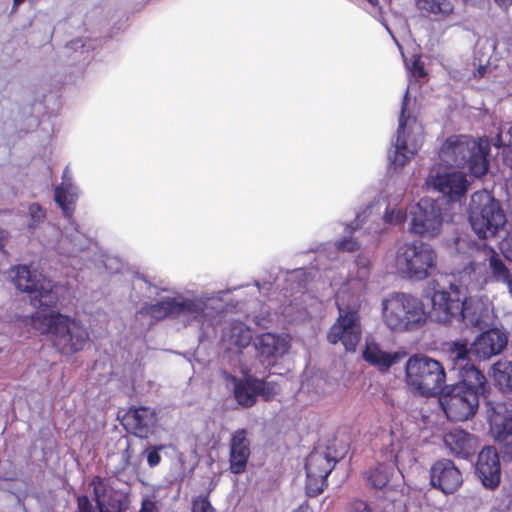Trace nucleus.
I'll return each mask as SVG.
<instances>
[{"label": "nucleus", "instance_id": "obj_50", "mask_svg": "<svg viewBox=\"0 0 512 512\" xmlns=\"http://www.w3.org/2000/svg\"><path fill=\"white\" fill-rule=\"evenodd\" d=\"M508 134H509V146L512 147V126L508 130Z\"/></svg>", "mask_w": 512, "mask_h": 512}, {"label": "nucleus", "instance_id": "obj_6", "mask_svg": "<svg viewBox=\"0 0 512 512\" xmlns=\"http://www.w3.org/2000/svg\"><path fill=\"white\" fill-rule=\"evenodd\" d=\"M9 279L15 288L27 293L33 307L53 308L59 301L58 285L44 275L31 271L27 265L10 268Z\"/></svg>", "mask_w": 512, "mask_h": 512}, {"label": "nucleus", "instance_id": "obj_1", "mask_svg": "<svg viewBox=\"0 0 512 512\" xmlns=\"http://www.w3.org/2000/svg\"><path fill=\"white\" fill-rule=\"evenodd\" d=\"M488 143L477 141L466 135H452L439 150L443 163L434 165L426 178L425 185L447 196L451 201H459L465 196L468 181L462 172H448L449 167L465 168L474 177L485 175L489 168Z\"/></svg>", "mask_w": 512, "mask_h": 512}, {"label": "nucleus", "instance_id": "obj_52", "mask_svg": "<svg viewBox=\"0 0 512 512\" xmlns=\"http://www.w3.org/2000/svg\"><path fill=\"white\" fill-rule=\"evenodd\" d=\"M412 122H413V124H414L415 126H418V129H419V130H421V129H422V127H421L420 125H418V124H417V120H416V118H413V119H412Z\"/></svg>", "mask_w": 512, "mask_h": 512}, {"label": "nucleus", "instance_id": "obj_45", "mask_svg": "<svg viewBox=\"0 0 512 512\" xmlns=\"http://www.w3.org/2000/svg\"><path fill=\"white\" fill-rule=\"evenodd\" d=\"M292 512H314L313 509L309 506L308 502L301 504L297 509H294Z\"/></svg>", "mask_w": 512, "mask_h": 512}, {"label": "nucleus", "instance_id": "obj_13", "mask_svg": "<svg viewBox=\"0 0 512 512\" xmlns=\"http://www.w3.org/2000/svg\"><path fill=\"white\" fill-rule=\"evenodd\" d=\"M96 507L99 512H125L130 504L126 492L113 488L108 480L94 476L91 480Z\"/></svg>", "mask_w": 512, "mask_h": 512}, {"label": "nucleus", "instance_id": "obj_38", "mask_svg": "<svg viewBox=\"0 0 512 512\" xmlns=\"http://www.w3.org/2000/svg\"><path fill=\"white\" fill-rule=\"evenodd\" d=\"M335 246L343 252H355L360 248L359 242L353 237H344L337 241Z\"/></svg>", "mask_w": 512, "mask_h": 512}, {"label": "nucleus", "instance_id": "obj_9", "mask_svg": "<svg viewBox=\"0 0 512 512\" xmlns=\"http://www.w3.org/2000/svg\"><path fill=\"white\" fill-rule=\"evenodd\" d=\"M480 395L465 386H452L443 393L439 402L446 417L453 422H463L478 411Z\"/></svg>", "mask_w": 512, "mask_h": 512}, {"label": "nucleus", "instance_id": "obj_40", "mask_svg": "<svg viewBox=\"0 0 512 512\" xmlns=\"http://www.w3.org/2000/svg\"><path fill=\"white\" fill-rule=\"evenodd\" d=\"M405 219V213H403L400 209H392L390 211H386L384 214V220L390 224H400Z\"/></svg>", "mask_w": 512, "mask_h": 512}, {"label": "nucleus", "instance_id": "obj_10", "mask_svg": "<svg viewBox=\"0 0 512 512\" xmlns=\"http://www.w3.org/2000/svg\"><path fill=\"white\" fill-rule=\"evenodd\" d=\"M339 316L327 333L331 344L341 342L347 351H354L361 339L360 305L343 308L337 303Z\"/></svg>", "mask_w": 512, "mask_h": 512}, {"label": "nucleus", "instance_id": "obj_7", "mask_svg": "<svg viewBox=\"0 0 512 512\" xmlns=\"http://www.w3.org/2000/svg\"><path fill=\"white\" fill-rule=\"evenodd\" d=\"M469 221L481 239L495 236L506 224V216L499 200L487 191H477L471 196Z\"/></svg>", "mask_w": 512, "mask_h": 512}, {"label": "nucleus", "instance_id": "obj_12", "mask_svg": "<svg viewBox=\"0 0 512 512\" xmlns=\"http://www.w3.org/2000/svg\"><path fill=\"white\" fill-rule=\"evenodd\" d=\"M336 459L328 453L311 452L305 463L306 493L309 497H316L327 487V477L334 469Z\"/></svg>", "mask_w": 512, "mask_h": 512}, {"label": "nucleus", "instance_id": "obj_36", "mask_svg": "<svg viewBox=\"0 0 512 512\" xmlns=\"http://www.w3.org/2000/svg\"><path fill=\"white\" fill-rule=\"evenodd\" d=\"M165 448L164 445H155V446H149L146 450V459L148 466L153 468L160 464L162 457L160 455V451Z\"/></svg>", "mask_w": 512, "mask_h": 512}, {"label": "nucleus", "instance_id": "obj_21", "mask_svg": "<svg viewBox=\"0 0 512 512\" xmlns=\"http://www.w3.org/2000/svg\"><path fill=\"white\" fill-rule=\"evenodd\" d=\"M447 449L457 458L469 459L478 447L477 438L463 429H453L443 437Z\"/></svg>", "mask_w": 512, "mask_h": 512}, {"label": "nucleus", "instance_id": "obj_11", "mask_svg": "<svg viewBox=\"0 0 512 512\" xmlns=\"http://www.w3.org/2000/svg\"><path fill=\"white\" fill-rule=\"evenodd\" d=\"M410 232L423 238H434L442 229L443 213L437 200L422 198L411 208Z\"/></svg>", "mask_w": 512, "mask_h": 512}, {"label": "nucleus", "instance_id": "obj_16", "mask_svg": "<svg viewBox=\"0 0 512 512\" xmlns=\"http://www.w3.org/2000/svg\"><path fill=\"white\" fill-rule=\"evenodd\" d=\"M475 472L484 487L494 490L499 486L501 466L495 447L486 446L479 452Z\"/></svg>", "mask_w": 512, "mask_h": 512}, {"label": "nucleus", "instance_id": "obj_3", "mask_svg": "<svg viewBox=\"0 0 512 512\" xmlns=\"http://www.w3.org/2000/svg\"><path fill=\"white\" fill-rule=\"evenodd\" d=\"M382 318L385 325L395 332H411L421 329L428 314L418 297L394 292L382 301Z\"/></svg>", "mask_w": 512, "mask_h": 512}, {"label": "nucleus", "instance_id": "obj_25", "mask_svg": "<svg viewBox=\"0 0 512 512\" xmlns=\"http://www.w3.org/2000/svg\"><path fill=\"white\" fill-rule=\"evenodd\" d=\"M205 304L198 299L185 297H169V312L171 318H178L182 315L198 318L204 313Z\"/></svg>", "mask_w": 512, "mask_h": 512}, {"label": "nucleus", "instance_id": "obj_18", "mask_svg": "<svg viewBox=\"0 0 512 512\" xmlns=\"http://www.w3.org/2000/svg\"><path fill=\"white\" fill-rule=\"evenodd\" d=\"M506 333L497 328L482 332L471 344L473 356L479 360H488L499 355L507 346Z\"/></svg>", "mask_w": 512, "mask_h": 512}, {"label": "nucleus", "instance_id": "obj_20", "mask_svg": "<svg viewBox=\"0 0 512 512\" xmlns=\"http://www.w3.org/2000/svg\"><path fill=\"white\" fill-rule=\"evenodd\" d=\"M251 454L248 432L244 428L237 429L229 441V470L238 475L245 472Z\"/></svg>", "mask_w": 512, "mask_h": 512}, {"label": "nucleus", "instance_id": "obj_29", "mask_svg": "<svg viewBox=\"0 0 512 512\" xmlns=\"http://www.w3.org/2000/svg\"><path fill=\"white\" fill-rule=\"evenodd\" d=\"M77 195L63 185L55 188V202L61 208L65 217H71L75 211Z\"/></svg>", "mask_w": 512, "mask_h": 512}, {"label": "nucleus", "instance_id": "obj_34", "mask_svg": "<svg viewBox=\"0 0 512 512\" xmlns=\"http://www.w3.org/2000/svg\"><path fill=\"white\" fill-rule=\"evenodd\" d=\"M30 220L28 228L31 230L36 229L46 219V211L38 203H32L28 207Z\"/></svg>", "mask_w": 512, "mask_h": 512}, {"label": "nucleus", "instance_id": "obj_28", "mask_svg": "<svg viewBox=\"0 0 512 512\" xmlns=\"http://www.w3.org/2000/svg\"><path fill=\"white\" fill-rule=\"evenodd\" d=\"M391 474L392 468L389 465L379 463L366 472V478L371 487L380 490L387 486L390 481Z\"/></svg>", "mask_w": 512, "mask_h": 512}, {"label": "nucleus", "instance_id": "obj_5", "mask_svg": "<svg viewBox=\"0 0 512 512\" xmlns=\"http://www.w3.org/2000/svg\"><path fill=\"white\" fill-rule=\"evenodd\" d=\"M437 258L430 244L422 241L405 242L396 250L395 268L403 278L422 281L436 270Z\"/></svg>", "mask_w": 512, "mask_h": 512}, {"label": "nucleus", "instance_id": "obj_49", "mask_svg": "<svg viewBox=\"0 0 512 512\" xmlns=\"http://www.w3.org/2000/svg\"><path fill=\"white\" fill-rule=\"evenodd\" d=\"M505 282L508 284L509 290L512 293V275Z\"/></svg>", "mask_w": 512, "mask_h": 512}, {"label": "nucleus", "instance_id": "obj_4", "mask_svg": "<svg viewBox=\"0 0 512 512\" xmlns=\"http://www.w3.org/2000/svg\"><path fill=\"white\" fill-rule=\"evenodd\" d=\"M405 382L412 392L432 397L442 391L446 382V372L439 361L416 354L406 362Z\"/></svg>", "mask_w": 512, "mask_h": 512}, {"label": "nucleus", "instance_id": "obj_53", "mask_svg": "<svg viewBox=\"0 0 512 512\" xmlns=\"http://www.w3.org/2000/svg\"><path fill=\"white\" fill-rule=\"evenodd\" d=\"M505 257L509 260H512V250H511V254H505Z\"/></svg>", "mask_w": 512, "mask_h": 512}, {"label": "nucleus", "instance_id": "obj_51", "mask_svg": "<svg viewBox=\"0 0 512 512\" xmlns=\"http://www.w3.org/2000/svg\"><path fill=\"white\" fill-rule=\"evenodd\" d=\"M371 5L376 6L378 4V0H367Z\"/></svg>", "mask_w": 512, "mask_h": 512}, {"label": "nucleus", "instance_id": "obj_30", "mask_svg": "<svg viewBox=\"0 0 512 512\" xmlns=\"http://www.w3.org/2000/svg\"><path fill=\"white\" fill-rule=\"evenodd\" d=\"M417 8L427 14L447 16L453 11L449 0H416Z\"/></svg>", "mask_w": 512, "mask_h": 512}, {"label": "nucleus", "instance_id": "obj_48", "mask_svg": "<svg viewBox=\"0 0 512 512\" xmlns=\"http://www.w3.org/2000/svg\"><path fill=\"white\" fill-rule=\"evenodd\" d=\"M25 0H13V11L17 10Z\"/></svg>", "mask_w": 512, "mask_h": 512}, {"label": "nucleus", "instance_id": "obj_42", "mask_svg": "<svg viewBox=\"0 0 512 512\" xmlns=\"http://www.w3.org/2000/svg\"><path fill=\"white\" fill-rule=\"evenodd\" d=\"M411 71H412L413 75L418 78H424L427 75V73L424 69V64L421 61L420 57H417L413 60L412 65H411Z\"/></svg>", "mask_w": 512, "mask_h": 512}, {"label": "nucleus", "instance_id": "obj_31", "mask_svg": "<svg viewBox=\"0 0 512 512\" xmlns=\"http://www.w3.org/2000/svg\"><path fill=\"white\" fill-rule=\"evenodd\" d=\"M449 353L454 364V369H459L461 366H464L465 363H470V356L473 355L471 347L468 348L465 341L453 342L450 346Z\"/></svg>", "mask_w": 512, "mask_h": 512}, {"label": "nucleus", "instance_id": "obj_39", "mask_svg": "<svg viewBox=\"0 0 512 512\" xmlns=\"http://www.w3.org/2000/svg\"><path fill=\"white\" fill-rule=\"evenodd\" d=\"M347 512H374L371 506L364 500L354 499L348 507Z\"/></svg>", "mask_w": 512, "mask_h": 512}, {"label": "nucleus", "instance_id": "obj_41", "mask_svg": "<svg viewBox=\"0 0 512 512\" xmlns=\"http://www.w3.org/2000/svg\"><path fill=\"white\" fill-rule=\"evenodd\" d=\"M77 512H96L95 508L86 495L78 497Z\"/></svg>", "mask_w": 512, "mask_h": 512}, {"label": "nucleus", "instance_id": "obj_8", "mask_svg": "<svg viewBox=\"0 0 512 512\" xmlns=\"http://www.w3.org/2000/svg\"><path fill=\"white\" fill-rule=\"evenodd\" d=\"M430 317L441 324L451 323L453 320L463 322L466 326H477L479 317L470 314V305L467 299H461V292L455 285L449 290L433 287L431 293Z\"/></svg>", "mask_w": 512, "mask_h": 512}, {"label": "nucleus", "instance_id": "obj_2", "mask_svg": "<svg viewBox=\"0 0 512 512\" xmlns=\"http://www.w3.org/2000/svg\"><path fill=\"white\" fill-rule=\"evenodd\" d=\"M31 326L41 335H48L52 346L66 356L82 351L90 339L80 320L60 312L36 311L31 316Z\"/></svg>", "mask_w": 512, "mask_h": 512}, {"label": "nucleus", "instance_id": "obj_24", "mask_svg": "<svg viewBox=\"0 0 512 512\" xmlns=\"http://www.w3.org/2000/svg\"><path fill=\"white\" fill-rule=\"evenodd\" d=\"M255 346L261 357L268 360L282 356L287 352L288 343L273 333H262L256 339Z\"/></svg>", "mask_w": 512, "mask_h": 512}, {"label": "nucleus", "instance_id": "obj_22", "mask_svg": "<svg viewBox=\"0 0 512 512\" xmlns=\"http://www.w3.org/2000/svg\"><path fill=\"white\" fill-rule=\"evenodd\" d=\"M405 356L404 352L389 353L383 351L377 344H366L363 351L364 360L376 367L380 372H387L394 365L400 362Z\"/></svg>", "mask_w": 512, "mask_h": 512}, {"label": "nucleus", "instance_id": "obj_32", "mask_svg": "<svg viewBox=\"0 0 512 512\" xmlns=\"http://www.w3.org/2000/svg\"><path fill=\"white\" fill-rule=\"evenodd\" d=\"M251 385L254 387V392L257 393V396H261L266 401L272 399L279 392V385L276 382H267L255 376L254 380L251 381Z\"/></svg>", "mask_w": 512, "mask_h": 512}, {"label": "nucleus", "instance_id": "obj_44", "mask_svg": "<svg viewBox=\"0 0 512 512\" xmlns=\"http://www.w3.org/2000/svg\"><path fill=\"white\" fill-rule=\"evenodd\" d=\"M7 240H8L7 231L0 228V249H3L6 246Z\"/></svg>", "mask_w": 512, "mask_h": 512}, {"label": "nucleus", "instance_id": "obj_23", "mask_svg": "<svg viewBox=\"0 0 512 512\" xmlns=\"http://www.w3.org/2000/svg\"><path fill=\"white\" fill-rule=\"evenodd\" d=\"M459 370L460 382L455 386H465L471 390H474L477 395L483 398L487 397L490 391V385L485 375L480 371L474 364L465 363Z\"/></svg>", "mask_w": 512, "mask_h": 512}, {"label": "nucleus", "instance_id": "obj_43", "mask_svg": "<svg viewBox=\"0 0 512 512\" xmlns=\"http://www.w3.org/2000/svg\"><path fill=\"white\" fill-rule=\"evenodd\" d=\"M139 512H156L155 502L148 498L144 499Z\"/></svg>", "mask_w": 512, "mask_h": 512}, {"label": "nucleus", "instance_id": "obj_14", "mask_svg": "<svg viewBox=\"0 0 512 512\" xmlns=\"http://www.w3.org/2000/svg\"><path fill=\"white\" fill-rule=\"evenodd\" d=\"M430 485L445 495L455 493L463 484V476L455 463L446 458L435 461L429 470Z\"/></svg>", "mask_w": 512, "mask_h": 512}, {"label": "nucleus", "instance_id": "obj_47", "mask_svg": "<svg viewBox=\"0 0 512 512\" xmlns=\"http://www.w3.org/2000/svg\"><path fill=\"white\" fill-rule=\"evenodd\" d=\"M129 450H130V445L127 446V448L125 449L123 455H124V459H125V466H128L130 464V453H129Z\"/></svg>", "mask_w": 512, "mask_h": 512}, {"label": "nucleus", "instance_id": "obj_46", "mask_svg": "<svg viewBox=\"0 0 512 512\" xmlns=\"http://www.w3.org/2000/svg\"><path fill=\"white\" fill-rule=\"evenodd\" d=\"M504 162L507 166L512 168V150H509L504 154Z\"/></svg>", "mask_w": 512, "mask_h": 512}, {"label": "nucleus", "instance_id": "obj_35", "mask_svg": "<svg viewBox=\"0 0 512 512\" xmlns=\"http://www.w3.org/2000/svg\"><path fill=\"white\" fill-rule=\"evenodd\" d=\"M490 267L493 275L498 280L506 281L511 276L510 271L505 266L503 261L495 255L490 257Z\"/></svg>", "mask_w": 512, "mask_h": 512}, {"label": "nucleus", "instance_id": "obj_17", "mask_svg": "<svg viewBox=\"0 0 512 512\" xmlns=\"http://www.w3.org/2000/svg\"><path fill=\"white\" fill-rule=\"evenodd\" d=\"M408 106V92H406L402 101L401 113L399 116V125L397 129V138L395 143V153L393 163L398 167L405 166L415 155L417 145L415 140L409 144V135L406 133L407 126L410 121V116L407 115Z\"/></svg>", "mask_w": 512, "mask_h": 512}, {"label": "nucleus", "instance_id": "obj_15", "mask_svg": "<svg viewBox=\"0 0 512 512\" xmlns=\"http://www.w3.org/2000/svg\"><path fill=\"white\" fill-rule=\"evenodd\" d=\"M158 418L155 409L145 406L131 407L122 417L124 429L140 439H147L155 432Z\"/></svg>", "mask_w": 512, "mask_h": 512}, {"label": "nucleus", "instance_id": "obj_33", "mask_svg": "<svg viewBox=\"0 0 512 512\" xmlns=\"http://www.w3.org/2000/svg\"><path fill=\"white\" fill-rule=\"evenodd\" d=\"M146 313L157 320H162L164 318L170 317L169 297L164 298L157 303L150 304L149 306H147Z\"/></svg>", "mask_w": 512, "mask_h": 512}, {"label": "nucleus", "instance_id": "obj_26", "mask_svg": "<svg viewBox=\"0 0 512 512\" xmlns=\"http://www.w3.org/2000/svg\"><path fill=\"white\" fill-rule=\"evenodd\" d=\"M234 386V397L238 404L243 407H252L257 401V393L254 392V387L251 385V381L254 380V376L247 375L243 380H236Z\"/></svg>", "mask_w": 512, "mask_h": 512}, {"label": "nucleus", "instance_id": "obj_27", "mask_svg": "<svg viewBox=\"0 0 512 512\" xmlns=\"http://www.w3.org/2000/svg\"><path fill=\"white\" fill-rule=\"evenodd\" d=\"M492 369L495 384L501 390L512 391V362L498 361L492 366Z\"/></svg>", "mask_w": 512, "mask_h": 512}, {"label": "nucleus", "instance_id": "obj_37", "mask_svg": "<svg viewBox=\"0 0 512 512\" xmlns=\"http://www.w3.org/2000/svg\"><path fill=\"white\" fill-rule=\"evenodd\" d=\"M192 512H215L208 495H199L192 502Z\"/></svg>", "mask_w": 512, "mask_h": 512}, {"label": "nucleus", "instance_id": "obj_19", "mask_svg": "<svg viewBox=\"0 0 512 512\" xmlns=\"http://www.w3.org/2000/svg\"><path fill=\"white\" fill-rule=\"evenodd\" d=\"M487 418L496 438L505 440L512 435V404L506 402L485 401Z\"/></svg>", "mask_w": 512, "mask_h": 512}]
</instances>
